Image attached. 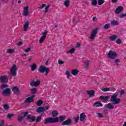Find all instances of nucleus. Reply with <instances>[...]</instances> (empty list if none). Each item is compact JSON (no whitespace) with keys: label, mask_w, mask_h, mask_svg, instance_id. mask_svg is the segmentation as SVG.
Segmentation results:
<instances>
[{"label":"nucleus","mask_w":126,"mask_h":126,"mask_svg":"<svg viewBox=\"0 0 126 126\" xmlns=\"http://www.w3.org/2000/svg\"><path fill=\"white\" fill-rule=\"evenodd\" d=\"M22 114H23L24 115L23 116H22L21 115H18V117H17V121L20 123H21V122L23 121V119H24L25 117H27L26 118L27 121H28L29 120H30V122H35V121H36V117L34 116L31 117V115H28V112H22Z\"/></svg>","instance_id":"1"},{"label":"nucleus","mask_w":126,"mask_h":126,"mask_svg":"<svg viewBox=\"0 0 126 126\" xmlns=\"http://www.w3.org/2000/svg\"><path fill=\"white\" fill-rule=\"evenodd\" d=\"M56 123H59V117H49L45 119L44 125H48V124H55Z\"/></svg>","instance_id":"2"},{"label":"nucleus","mask_w":126,"mask_h":126,"mask_svg":"<svg viewBox=\"0 0 126 126\" xmlns=\"http://www.w3.org/2000/svg\"><path fill=\"white\" fill-rule=\"evenodd\" d=\"M50 109V106H41L38 107L36 109V112L37 113H42L41 114V116L45 117V113L44 112H46L47 110H49Z\"/></svg>","instance_id":"3"},{"label":"nucleus","mask_w":126,"mask_h":126,"mask_svg":"<svg viewBox=\"0 0 126 126\" xmlns=\"http://www.w3.org/2000/svg\"><path fill=\"white\" fill-rule=\"evenodd\" d=\"M119 94H113L111 98L110 101L111 102H113V104L114 105H116L117 104H120V102H121V98H117V97H118Z\"/></svg>","instance_id":"4"},{"label":"nucleus","mask_w":126,"mask_h":126,"mask_svg":"<svg viewBox=\"0 0 126 126\" xmlns=\"http://www.w3.org/2000/svg\"><path fill=\"white\" fill-rule=\"evenodd\" d=\"M39 72H41V73H44L45 72V75H48V73H49V71H50V69L48 67H45L43 65H41L38 69Z\"/></svg>","instance_id":"5"},{"label":"nucleus","mask_w":126,"mask_h":126,"mask_svg":"<svg viewBox=\"0 0 126 126\" xmlns=\"http://www.w3.org/2000/svg\"><path fill=\"white\" fill-rule=\"evenodd\" d=\"M16 70H17L16 65L14 64L10 69V73L12 76H16Z\"/></svg>","instance_id":"6"},{"label":"nucleus","mask_w":126,"mask_h":126,"mask_svg":"<svg viewBox=\"0 0 126 126\" xmlns=\"http://www.w3.org/2000/svg\"><path fill=\"white\" fill-rule=\"evenodd\" d=\"M97 33H98V28H96L93 30L90 36V39L92 41L95 40V37H96V35H97Z\"/></svg>","instance_id":"7"},{"label":"nucleus","mask_w":126,"mask_h":126,"mask_svg":"<svg viewBox=\"0 0 126 126\" xmlns=\"http://www.w3.org/2000/svg\"><path fill=\"white\" fill-rule=\"evenodd\" d=\"M118 54L114 51H110L108 54V57L109 59H111L112 60H115L117 58Z\"/></svg>","instance_id":"8"},{"label":"nucleus","mask_w":126,"mask_h":126,"mask_svg":"<svg viewBox=\"0 0 126 126\" xmlns=\"http://www.w3.org/2000/svg\"><path fill=\"white\" fill-rule=\"evenodd\" d=\"M48 31H44V32H42V36L40 37L39 39V44H43L44 41H45L46 38H47V34H48Z\"/></svg>","instance_id":"9"},{"label":"nucleus","mask_w":126,"mask_h":126,"mask_svg":"<svg viewBox=\"0 0 126 126\" xmlns=\"http://www.w3.org/2000/svg\"><path fill=\"white\" fill-rule=\"evenodd\" d=\"M41 83V81L40 80H37L35 81V80H32L30 83V85L32 87H37V86H39L40 84Z\"/></svg>","instance_id":"10"},{"label":"nucleus","mask_w":126,"mask_h":126,"mask_svg":"<svg viewBox=\"0 0 126 126\" xmlns=\"http://www.w3.org/2000/svg\"><path fill=\"white\" fill-rule=\"evenodd\" d=\"M12 91L14 92V93H16V94L18 96L20 95V91H19V89L17 86H15L12 88Z\"/></svg>","instance_id":"11"},{"label":"nucleus","mask_w":126,"mask_h":126,"mask_svg":"<svg viewBox=\"0 0 126 126\" xmlns=\"http://www.w3.org/2000/svg\"><path fill=\"white\" fill-rule=\"evenodd\" d=\"M86 93L88 95H89L90 98L94 97V96H95V91L94 90L86 91Z\"/></svg>","instance_id":"12"},{"label":"nucleus","mask_w":126,"mask_h":126,"mask_svg":"<svg viewBox=\"0 0 126 126\" xmlns=\"http://www.w3.org/2000/svg\"><path fill=\"white\" fill-rule=\"evenodd\" d=\"M0 81L1 83H7L8 82V79L5 76H2L0 77Z\"/></svg>","instance_id":"13"},{"label":"nucleus","mask_w":126,"mask_h":126,"mask_svg":"<svg viewBox=\"0 0 126 126\" xmlns=\"http://www.w3.org/2000/svg\"><path fill=\"white\" fill-rule=\"evenodd\" d=\"M10 89L7 88L2 92V94L4 96H8L9 95H10Z\"/></svg>","instance_id":"14"},{"label":"nucleus","mask_w":126,"mask_h":126,"mask_svg":"<svg viewBox=\"0 0 126 126\" xmlns=\"http://www.w3.org/2000/svg\"><path fill=\"white\" fill-rule=\"evenodd\" d=\"M123 9H124V7L119 6L116 8V9L115 11V13L116 14H119V13H121V12L123 11Z\"/></svg>","instance_id":"15"},{"label":"nucleus","mask_w":126,"mask_h":126,"mask_svg":"<svg viewBox=\"0 0 126 126\" xmlns=\"http://www.w3.org/2000/svg\"><path fill=\"white\" fill-rule=\"evenodd\" d=\"M62 126H69L71 125V119H68L62 123Z\"/></svg>","instance_id":"16"},{"label":"nucleus","mask_w":126,"mask_h":126,"mask_svg":"<svg viewBox=\"0 0 126 126\" xmlns=\"http://www.w3.org/2000/svg\"><path fill=\"white\" fill-rule=\"evenodd\" d=\"M100 100H104V102H107L109 99H110V95L104 96L101 95L99 97Z\"/></svg>","instance_id":"17"},{"label":"nucleus","mask_w":126,"mask_h":126,"mask_svg":"<svg viewBox=\"0 0 126 126\" xmlns=\"http://www.w3.org/2000/svg\"><path fill=\"white\" fill-rule=\"evenodd\" d=\"M29 8V7L28 6H26L24 7L23 14V15H24V16H27V15H28L29 13V11H28Z\"/></svg>","instance_id":"18"},{"label":"nucleus","mask_w":126,"mask_h":126,"mask_svg":"<svg viewBox=\"0 0 126 126\" xmlns=\"http://www.w3.org/2000/svg\"><path fill=\"white\" fill-rule=\"evenodd\" d=\"M30 23H29V21H27L24 25V31H25V32H26V31L28 30V29L29 28Z\"/></svg>","instance_id":"19"},{"label":"nucleus","mask_w":126,"mask_h":126,"mask_svg":"<svg viewBox=\"0 0 126 126\" xmlns=\"http://www.w3.org/2000/svg\"><path fill=\"white\" fill-rule=\"evenodd\" d=\"M86 118V115L85 113H82L80 114V121L81 122H84L85 121V119Z\"/></svg>","instance_id":"20"},{"label":"nucleus","mask_w":126,"mask_h":126,"mask_svg":"<svg viewBox=\"0 0 126 126\" xmlns=\"http://www.w3.org/2000/svg\"><path fill=\"white\" fill-rule=\"evenodd\" d=\"M94 107H103V104L101 103L100 101L96 102L93 104Z\"/></svg>","instance_id":"21"},{"label":"nucleus","mask_w":126,"mask_h":126,"mask_svg":"<svg viewBox=\"0 0 126 126\" xmlns=\"http://www.w3.org/2000/svg\"><path fill=\"white\" fill-rule=\"evenodd\" d=\"M111 25L112 26H118V25H120V23L118 21L113 20L111 21Z\"/></svg>","instance_id":"22"},{"label":"nucleus","mask_w":126,"mask_h":126,"mask_svg":"<svg viewBox=\"0 0 126 126\" xmlns=\"http://www.w3.org/2000/svg\"><path fill=\"white\" fill-rule=\"evenodd\" d=\"M32 102H34V100H32V98H31L30 96L28 97L25 100V103H32Z\"/></svg>","instance_id":"23"},{"label":"nucleus","mask_w":126,"mask_h":126,"mask_svg":"<svg viewBox=\"0 0 126 126\" xmlns=\"http://www.w3.org/2000/svg\"><path fill=\"white\" fill-rule=\"evenodd\" d=\"M79 72V71H78L77 69H73L72 70L71 73L72 74V75H77L78 74V73Z\"/></svg>","instance_id":"24"},{"label":"nucleus","mask_w":126,"mask_h":126,"mask_svg":"<svg viewBox=\"0 0 126 126\" xmlns=\"http://www.w3.org/2000/svg\"><path fill=\"white\" fill-rule=\"evenodd\" d=\"M70 4V1H69V0H65L63 3L64 5H65L66 7H68L69 6Z\"/></svg>","instance_id":"25"},{"label":"nucleus","mask_w":126,"mask_h":126,"mask_svg":"<svg viewBox=\"0 0 126 126\" xmlns=\"http://www.w3.org/2000/svg\"><path fill=\"white\" fill-rule=\"evenodd\" d=\"M106 107L108 108V109H109V110H112L114 109V105H112L111 103H109L106 104Z\"/></svg>","instance_id":"26"},{"label":"nucleus","mask_w":126,"mask_h":126,"mask_svg":"<svg viewBox=\"0 0 126 126\" xmlns=\"http://www.w3.org/2000/svg\"><path fill=\"white\" fill-rule=\"evenodd\" d=\"M31 93L32 95L34 94H36L37 93V89L36 88H33L30 90Z\"/></svg>","instance_id":"27"},{"label":"nucleus","mask_w":126,"mask_h":126,"mask_svg":"<svg viewBox=\"0 0 126 126\" xmlns=\"http://www.w3.org/2000/svg\"><path fill=\"white\" fill-rule=\"evenodd\" d=\"M37 68V66L36 65V64L33 63L31 66V69L32 71H34Z\"/></svg>","instance_id":"28"},{"label":"nucleus","mask_w":126,"mask_h":126,"mask_svg":"<svg viewBox=\"0 0 126 126\" xmlns=\"http://www.w3.org/2000/svg\"><path fill=\"white\" fill-rule=\"evenodd\" d=\"M58 115H59V112H58L57 110L52 111V115L53 117H57L58 116Z\"/></svg>","instance_id":"29"},{"label":"nucleus","mask_w":126,"mask_h":126,"mask_svg":"<svg viewBox=\"0 0 126 126\" xmlns=\"http://www.w3.org/2000/svg\"><path fill=\"white\" fill-rule=\"evenodd\" d=\"M60 120H59V122H60V123H63V121L65 120V116H61L59 117Z\"/></svg>","instance_id":"30"},{"label":"nucleus","mask_w":126,"mask_h":126,"mask_svg":"<svg viewBox=\"0 0 126 126\" xmlns=\"http://www.w3.org/2000/svg\"><path fill=\"white\" fill-rule=\"evenodd\" d=\"M9 86L7 84H2L1 86V90H3V89H6L8 88Z\"/></svg>","instance_id":"31"},{"label":"nucleus","mask_w":126,"mask_h":126,"mask_svg":"<svg viewBox=\"0 0 126 126\" xmlns=\"http://www.w3.org/2000/svg\"><path fill=\"white\" fill-rule=\"evenodd\" d=\"M118 37V36L116 35H112L111 36H110V40H111V41H115L117 38Z\"/></svg>","instance_id":"32"},{"label":"nucleus","mask_w":126,"mask_h":126,"mask_svg":"<svg viewBox=\"0 0 126 126\" xmlns=\"http://www.w3.org/2000/svg\"><path fill=\"white\" fill-rule=\"evenodd\" d=\"M84 66L86 68H88V66H89V61L88 60L85 61Z\"/></svg>","instance_id":"33"},{"label":"nucleus","mask_w":126,"mask_h":126,"mask_svg":"<svg viewBox=\"0 0 126 126\" xmlns=\"http://www.w3.org/2000/svg\"><path fill=\"white\" fill-rule=\"evenodd\" d=\"M75 52V48H71L70 50L67 52V54H73Z\"/></svg>","instance_id":"34"},{"label":"nucleus","mask_w":126,"mask_h":126,"mask_svg":"<svg viewBox=\"0 0 126 126\" xmlns=\"http://www.w3.org/2000/svg\"><path fill=\"white\" fill-rule=\"evenodd\" d=\"M42 120V117L41 116H39L37 117L35 123H39L40 122H41V121Z\"/></svg>","instance_id":"35"},{"label":"nucleus","mask_w":126,"mask_h":126,"mask_svg":"<svg viewBox=\"0 0 126 126\" xmlns=\"http://www.w3.org/2000/svg\"><path fill=\"white\" fill-rule=\"evenodd\" d=\"M7 54H13L14 53V50L11 49H7Z\"/></svg>","instance_id":"36"},{"label":"nucleus","mask_w":126,"mask_h":126,"mask_svg":"<svg viewBox=\"0 0 126 126\" xmlns=\"http://www.w3.org/2000/svg\"><path fill=\"white\" fill-rule=\"evenodd\" d=\"M97 0H92V5H94V6H96L97 5Z\"/></svg>","instance_id":"37"},{"label":"nucleus","mask_w":126,"mask_h":126,"mask_svg":"<svg viewBox=\"0 0 126 126\" xmlns=\"http://www.w3.org/2000/svg\"><path fill=\"white\" fill-rule=\"evenodd\" d=\"M98 5H102L105 2L104 0H98Z\"/></svg>","instance_id":"38"},{"label":"nucleus","mask_w":126,"mask_h":126,"mask_svg":"<svg viewBox=\"0 0 126 126\" xmlns=\"http://www.w3.org/2000/svg\"><path fill=\"white\" fill-rule=\"evenodd\" d=\"M13 116H14V114L8 113L7 115V118H9V119H11V118H12V117H13Z\"/></svg>","instance_id":"39"},{"label":"nucleus","mask_w":126,"mask_h":126,"mask_svg":"<svg viewBox=\"0 0 126 126\" xmlns=\"http://www.w3.org/2000/svg\"><path fill=\"white\" fill-rule=\"evenodd\" d=\"M102 91H103V92H107V91H110V88H102Z\"/></svg>","instance_id":"40"},{"label":"nucleus","mask_w":126,"mask_h":126,"mask_svg":"<svg viewBox=\"0 0 126 126\" xmlns=\"http://www.w3.org/2000/svg\"><path fill=\"white\" fill-rule=\"evenodd\" d=\"M49 8H50V5H48L45 8L44 12L45 13H47L48 11H49Z\"/></svg>","instance_id":"41"},{"label":"nucleus","mask_w":126,"mask_h":126,"mask_svg":"<svg viewBox=\"0 0 126 126\" xmlns=\"http://www.w3.org/2000/svg\"><path fill=\"white\" fill-rule=\"evenodd\" d=\"M3 108L4 110H7L9 109V106H8L7 104H4L3 105Z\"/></svg>","instance_id":"42"},{"label":"nucleus","mask_w":126,"mask_h":126,"mask_svg":"<svg viewBox=\"0 0 126 126\" xmlns=\"http://www.w3.org/2000/svg\"><path fill=\"white\" fill-rule=\"evenodd\" d=\"M41 104H43V101L41 100H38L36 103L37 106H40V105H41Z\"/></svg>","instance_id":"43"},{"label":"nucleus","mask_w":126,"mask_h":126,"mask_svg":"<svg viewBox=\"0 0 126 126\" xmlns=\"http://www.w3.org/2000/svg\"><path fill=\"white\" fill-rule=\"evenodd\" d=\"M104 29H109L110 28V24H107L104 26Z\"/></svg>","instance_id":"44"},{"label":"nucleus","mask_w":126,"mask_h":126,"mask_svg":"<svg viewBox=\"0 0 126 126\" xmlns=\"http://www.w3.org/2000/svg\"><path fill=\"white\" fill-rule=\"evenodd\" d=\"M79 120V116H77L76 118L74 119V121L76 124H77V123H78Z\"/></svg>","instance_id":"45"},{"label":"nucleus","mask_w":126,"mask_h":126,"mask_svg":"<svg viewBox=\"0 0 126 126\" xmlns=\"http://www.w3.org/2000/svg\"><path fill=\"white\" fill-rule=\"evenodd\" d=\"M46 6V4H43L40 7H38L37 8L38 9H43L44 7H45Z\"/></svg>","instance_id":"46"},{"label":"nucleus","mask_w":126,"mask_h":126,"mask_svg":"<svg viewBox=\"0 0 126 126\" xmlns=\"http://www.w3.org/2000/svg\"><path fill=\"white\" fill-rule=\"evenodd\" d=\"M119 17H120V18H123V17H126V13H122L121 14V15H120L119 16Z\"/></svg>","instance_id":"47"},{"label":"nucleus","mask_w":126,"mask_h":126,"mask_svg":"<svg viewBox=\"0 0 126 126\" xmlns=\"http://www.w3.org/2000/svg\"><path fill=\"white\" fill-rule=\"evenodd\" d=\"M58 63L59 64H63V63H64V62L60 60L58 61Z\"/></svg>","instance_id":"48"},{"label":"nucleus","mask_w":126,"mask_h":126,"mask_svg":"<svg viewBox=\"0 0 126 126\" xmlns=\"http://www.w3.org/2000/svg\"><path fill=\"white\" fill-rule=\"evenodd\" d=\"M65 74H66V75H67V78H68V77H69V76H70V73H69V72H68V71H66Z\"/></svg>","instance_id":"49"},{"label":"nucleus","mask_w":126,"mask_h":126,"mask_svg":"<svg viewBox=\"0 0 126 126\" xmlns=\"http://www.w3.org/2000/svg\"><path fill=\"white\" fill-rule=\"evenodd\" d=\"M98 117L99 118H103L104 117V115H103V114L102 113H98Z\"/></svg>","instance_id":"50"},{"label":"nucleus","mask_w":126,"mask_h":126,"mask_svg":"<svg viewBox=\"0 0 126 126\" xmlns=\"http://www.w3.org/2000/svg\"><path fill=\"white\" fill-rule=\"evenodd\" d=\"M120 95H124L125 94V91L124 90H121L120 92Z\"/></svg>","instance_id":"51"},{"label":"nucleus","mask_w":126,"mask_h":126,"mask_svg":"<svg viewBox=\"0 0 126 126\" xmlns=\"http://www.w3.org/2000/svg\"><path fill=\"white\" fill-rule=\"evenodd\" d=\"M116 43H117V44H120L122 43V40H121V39H118L117 40Z\"/></svg>","instance_id":"52"},{"label":"nucleus","mask_w":126,"mask_h":126,"mask_svg":"<svg viewBox=\"0 0 126 126\" xmlns=\"http://www.w3.org/2000/svg\"><path fill=\"white\" fill-rule=\"evenodd\" d=\"M30 51H31V48H28L25 50L26 53H29Z\"/></svg>","instance_id":"53"},{"label":"nucleus","mask_w":126,"mask_h":126,"mask_svg":"<svg viewBox=\"0 0 126 126\" xmlns=\"http://www.w3.org/2000/svg\"><path fill=\"white\" fill-rule=\"evenodd\" d=\"M120 63V59H116V60L115 61V63Z\"/></svg>","instance_id":"54"},{"label":"nucleus","mask_w":126,"mask_h":126,"mask_svg":"<svg viewBox=\"0 0 126 126\" xmlns=\"http://www.w3.org/2000/svg\"><path fill=\"white\" fill-rule=\"evenodd\" d=\"M117 1H118V0H112L111 2L112 3H116V2H117Z\"/></svg>","instance_id":"55"},{"label":"nucleus","mask_w":126,"mask_h":126,"mask_svg":"<svg viewBox=\"0 0 126 126\" xmlns=\"http://www.w3.org/2000/svg\"><path fill=\"white\" fill-rule=\"evenodd\" d=\"M80 46H81V44L80 43H78V42L77 43V45H76L77 48H79V47H80Z\"/></svg>","instance_id":"56"},{"label":"nucleus","mask_w":126,"mask_h":126,"mask_svg":"<svg viewBox=\"0 0 126 126\" xmlns=\"http://www.w3.org/2000/svg\"><path fill=\"white\" fill-rule=\"evenodd\" d=\"M22 44H23V43L22 42H19V43H18L17 45L18 46H21V45H22Z\"/></svg>","instance_id":"57"},{"label":"nucleus","mask_w":126,"mask_h":126,"mask_svg":"<svg viewBox=\"0 0 126 126\" xmlns=\"http://www.w3.org/2000/svg\"><path fill=\"white\" fill-rule=\"evenodd\" d=\"M3 125H4V121H2L1 123L0 124V126H3Z\"/></svg>","instance_id":"58"},{"label":"nucleus","mask_w":126,"mask_h":126,"mask_svg":"<svg viewBox=\"0 0 126 126\" xmlns=\"http://www.w3.org/2000/svg\"><path fill=\"white\" fill-rule=\"evenodd\" d=\"M32 60V56H30V58L28 59L29 62H31V60Z\"/></svg>","instance_id":"59"},{"label":"nucleus","mask_w":126,"mask_h":126,"mask_svg":"<svg viewBox=\"0 0 126 126\" xmlns=\"http://www.w3.org/2000/svg\"><path fill=\"white\" fill-rule=\"evenodd\" d=\"M31 98H32V100H33V98L35 97V95H32L31 96H30Z\"/></svg>","instance_id":"60"},{"label":"nucleus","mask_w":126,"mask_h":126,"mask_svg":"<svg viewBox=\"0 0 126 126\" xmlns=\"http://www.w3.org/2000/svg\"><path fill=\"white\" fill-rule=\"evenodd\" d=\"M75 21V18L74 17H73L72 22L73 23H74V21Z\"/></svg>","instance_id":"61"},{"label":"nucleus","mask_w":126,"mask_h":126,"mask_svg":"<svg viewBox=\"0 0 126 126\" xmlns=\"http://www.w3.org/2000/svg\"><path fill=\"white\" fill-rule=\"evenodd\" d=\"M97 18H96V17H94L93 18V21H95V19H96Z\"/></svg>","instance_id":"62"},{"label":"nucleus","mask_w":126,"mask_h":126,"mask_svg":"<svg viewBox=\"0 0 126 126\" xmlns=\"http://www.w3.org/2000/svg\"><path fill=\"white\" fill-rule=\"evenodd\" d=\"M110 91H115V88H113L112 90H110Z\"/></svg>","instance_id":"63"},{"label":"nucleus","mask_w":126,"mask_h":126,"mask_svg":"<svg viewBox=\"0 0 126 126\" xmlns=\"http://www.w3.org/2000/svg\"><path fill=\"white\" fill-rule=\"evenodd\" d=\"M124 126H126V122H125V123H124V125H123Z\"/></svg>","instance_id":"64"}]
</instances>
